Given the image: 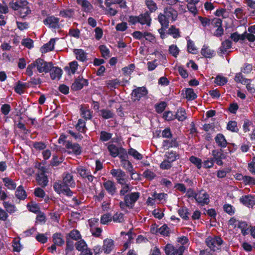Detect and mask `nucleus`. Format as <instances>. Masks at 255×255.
<instances>
[{"mask_svg": "<svg viewBox=\"0 0 255 255\" xmlns=\"http://www.w3.org/2000/svg\"><path fill=\"white\" fill-rule=\"evenodd\" d=\"M52 67L51 62H47L44 59L39 58L27 66L25 73L28 76H32L33 74L32 70L34 68H36L37 71L40 73H47L50 72Z\"/></svg>", "mask_w": 255, "mask_h": 255, "instance_id": "nucleus-1", "label": "nucleus"}, {"mask_svg": "<svg viewBox=\"0 0 255 255\" xmlns=\"http://www.w3.org/2000/svg\"><path fill=\"white\" fill-rule=\"evenodd\" d=\"M178 15V13L171 6H168L164 8V13H160L158 15V20L162 25L165 28H167L169 26V21L176 20Z\"/></svg>", "mask_w": 255, "mask_h": 255, "instance_id": "nucleus-2", "label": "nucleus"}, {"mask_svg": "<svg viewBox=\"0 0 255 255\" xmlns=\"http://www.w3.org/2000/svg\"><path fill=\"white\" fill-rule=\"evenodd\" d=\"M53 188L58 194L62 193L69 197L72 196L73 195V192L70 189L69 187L64 184L62 180H58L55 182L53 184Z\"/></svg>", "mask_w": 255, "mask_h": 255, "instance_id": "nucleus-3", "label": "nucleus"}, {"mask_svg": "<svg viewBox=\"0 0 255 255\" xmlns=\"http://www.w3.org/2000/svg\"><path fill=\"white\" fill-rule=\"evenodd\" d=\"M223 243V241L222 239L218 236L214 238L209 237L206 240L207 246L213 251L220 250Z\"/></svg>", "mask_w": 255, "mask_h": 255, "instance_id": "nucleus-4", "label": "nucleus"}, {"mask_svg": "<svg viewBox=\"0 0 255 255\" xmlns=\"http://www.w3.org/2000/svg\"><path fill=\"white\" fill-rule=\"evenodd\" d=\"M111 174L116 177L117 182L120 184H124L127 181V175L124 171L121 169H113L111 170Z\"/></svg>", "mask_w": 255, "mask_h": 255, "instance_id": "nucleus-5", "label": "nucleus"}, {"mask_svg": "<svg viewBox=\"0 0 255 255\" xmlns=\"http://www.w3.org/2000/svg\"><path fill=\"white\" fill-rule=\"evenodd\" d=\"M139 197V193L133 192L126 195L124 197L125 201L127 204V207L132 208L134 203Z\"/></svg>", "mask_w": 255, "mask_h": 255, "instance_id": "nucleus-6", "label": "nucleus"}, {"mask_svg": "<svg viewBox=\"0 0 255 255\" xmlns=\"http://www.w3.org/2000/svg\"><path fill=\"white\" fill-rule=\"evenodd\" d=\"M185 248L183 246L177 249L170 244H167L164 247V251L166 255H177L178 254H182Z\"/></svg>", "mask_w": 255, "mask_h": 255, "instance_id": "nucleus-7", "label": "nucleus"}, {"mask_svg": "<svg viewBox=\"0 0 255 255\" xmlns=\"http://www.w3.org/2000/svg\"><path fill=\"white\" fill-rule=\"evenodd\" d=\"M88 85V81L83 77L79 76L76 78L71 86V89L73 91L81 90L84 86Z\"/></svg>", "mask_w": 255, "mask_h": 255, "instance_id": "nucleus-8", "label": "nucleus"}, {"mask_svg": "<svg viewBox=\"0 0 255 255\" xmlns=\"http://www.w3.org/2000/svg\"><path fill=\"white\" fill-rule=\"evenodd\" d=\"M65 146L69 150V153H73L76 155H79L81 153V148L78 143H73L70 141H67L65 142Z\"/></svg>", "mask_w": 255, "mask_h": 255, "instance_id": "nucleus-9", "label": "nucleus"}, {"mask_svg": "<svg viewBox=\"0 0 255 255\" xmlns=\"http://www.w3.org/2000/svg\"><path fill=\"white\" fill-rule=\"evenodd\" d=\"M147 94V90L144 87H138L133 90L131 95L133 99L135 100H139L141 97L145 96Z\"/></svg>", "mask_w": 255, "mask_h": 255, "instance_id": "nucleus-10", "label": "nucleus"}, {"mask_svg": "<svg viewBox=\"0 0 255 255\" xmlns=\"http://www.w3.org/2000/svg\"><path fill=\"white\" fill-rule=\"evenodd\" d=\"M59 19L58 18L54 16H50L47 17L43 20V23L45 25H48L50 28H56L59 27Z\"/></svg>", "mask_w": 255, "mask_h": 255, "instance_id": "nucleus-11", "label": "nucleus"}, {"mask_svg": "<svg viewBox=\"0 0 255 255\" xmlns=\"http://www.w3.org/2000/svg\"><path fill=\"white\" fill-rule=\"evenodd\" d=\"M196 201L203 205L207 204L209 202L208 194L203 191H200L197 194L195 199Z\"/></svg>", "mask_w": 255, "mask_h": 255, "instance_id": "nucleus-12", "label": "nucleus"}, {"mask_svg": "<svg viewBox=\"0 0 255 255\" xmlns=\"http://www.w3.org/2000/svg\"><path fill=\"white\" fill-rule=\"evenodd\" d=\"M103 186L106 191L111 195H114L116 192L117 188L114 182L108 180L103 183Z\"/></svg>", "mask_w": 255, "mask_h": 255, "instance_id": "nucleus-13", "label": "nucleus"}, {"mask_svg": "<svg viewBox=\"0 0 255 255\" xmlns=\"http://www.w3.org/2000/svg\"><path fill=\"white\" fill-rule=\"evenodd\" d=\"M240 201L243 205L249 207H252L255 205V198L251 195L242 196Z\"/></svg>", "mask_w": 255, "mask_h": 255, "instance_id": "nucleus-14", "label": "nucleus"}, {"mask_svg": "<svg viewBox=\"0 0 255 255\" xmlns=\"http://www.w3.org/2000/svg\"><path fill=\"white\" fill-rule=\"evenodd\" d=\"M114 241L111 239H106L103 241L102 250L106 254H109L114 248Z\"/></svg>", "mask_w": 255, "mask_h": 255, "instance_id": "nucleus-15", "label": "nucleus"}, {"mask_svg": "<svg viewBox=\"0 0 255 255\" xmlns=\"http://www.w3.org/2000/svg\"><path fill=\"white\" fill-rule=\"evenodd\" d=\"M108 149L110 153V155L114 157L119 155L120 152H125L123 148L118 147L113 144H109L108 146Z\"/></svg>", "mask_w": 255, "mask_h": 255, "instance_id": "nucleus-16", "label": "nucleus"}, {"mask_svg": "<svg viewBox=\"0 0 255 255\" xmlns=\"http://www.w3.org/2000/svg\"><path fill=\"white\" fill-rule=\"evenodd\" d=\"M62 181L64 184L67 185L69 187H74L75 186L73 176L69 173H65L63 174Z\"/></svg>", "mask_w": 255, "mask_h": 255, "instance_id": "nucleus-17", "label": "nucleus"}, {"mask_svg": "<svg viewBox=\"0 0 255 255\" xmlns=\"http://www.w3.org/2000/svg\"><path fill=\"white\" fill-rule=\"evenodd\" d=\"M77 3L80 5L83 11L88 12L92 10L93 6L87 0H76Z\"/></svg>", "mask_w": 255, "mask_h": 255, "instance_id": "nucleus-18", "label": "nucleus"}, {"mask_svg": "<svg viewBox=\"0 0 255 255\" xmlns=\"http://www.w3.org/2000/svg\"><path fill=\"white\" fill-rule=\"evenodd\" d=\"M44 167H42L41 173L40 174H38L36 177V180H37L38 184L42 187H45L47 185V183H48L47 177L44 174Z\"/></svg>", "mask_w": 255, "mask_h": 255, "instance_id": "nucleus-19", "label": "nucleus"}, {"mask_svg": "<svg viewBox=\"0 0 255 255\" xmlns=\"http://www.w3.org/2000/svg\"><path fill=\"white\" fill-rule=\"evenodd\" d=\"M201 54L205 58H211L215 54V52L209 48L207 45H203L201 50Z\"/></svg>", "mask_w": 255, "mask_h": 255, "instance_id": "nucleus-20", "label": "nucleus"}, {"mask_svg": "<svg viewBox=\"0 0 255 255\" xmlns=\"http://www.w3.org/2000/svg\"><path fill=\"white\" fill-rule=\"evenodd\" d=\"M28 2L25 0H20L14 2H12L9 3V6L14 10H19L21 6L27 5Z\"/></svg>", "mask_w": 255, "mask_h": 255, "instance_id": "nucleus-21", "label": "nucleus"}, {"mask_svg": "<svg viewBox=\"0 0 255 255\" xmlns=\"http://www.w3.org/2000/svg\"><path fill=\"white\" fill-rule=\"evenodd\" d=\"M139 23L141 24H146L149 26L150 24L151 18L148 12H145L144 14H141L138 16Z\"/></svg>", "mask_w": 255, "mask_h": 255, "instance_id": "nucleus-22", "label": "nucleus"}, {"mask_svg": "<svg viewBox=\"0 0 255 255\" xmlns=\"http://www.w3.org/2000/svg\"><path fill=\"white\" fill-rule=\"evenodd\" d=\"M212 154L214 156V158L216 162V163L219 165H221L223 164V161L222 160L223 157L222 156H223V154L222 153V150H213L212 151Z\"/></svg>", "mask_w": 255, "mask_h": 255, "instance_id": "nucleus-23", "label": "nucleus"}, {"mask_svg": "<svg viewBox=\"0 0 255 255\" xmlns=\"http://www.w3.org/2000/svg\"><path fill=\"white\" fill-rule=\"evenodd\" d=\"M162 146L163 147H166L167 148L173 147H176L178 146V142L177 141L176 138H173L170 140H164L162 142Z\"/></svg>", "mask_w": 255, "mask_h": 255, "instance_id": "nucleus-24", "label": "nucleus"}, {"mask_svg": "<svg viewBox=\"0 0 255 255\" xmlns=\"http://www.w3.org/2000/svg\"><path fill=\"white\" fill-rule=\"evenodd\" d=\"M215 139L216 143L221 147H225L227 145V140L222 134H218L215 137Z\"/></svg>", "mask_w": 255, "mask_h": 255, "instance_id": "nucleus-25", "label": "nucleus"}, {"mask_svg": "<svg viewBox=\"0 0 255 255\" xmlns=\"http://www.w3.org/2000/svg\"><path fill=\"white\" fill-rule=\"evenodd\" d=\"M74 52L76 55V59L81 61H85L87 59V53L82 49H74Z\"/></svg>", "mask_w": 255, "mask_h": 255, "instance_id": "nucleus-26", "label": "nucleus"}, {"mask_svg": "<svg viewBox=\"0 0 255 255\" xmlns=\"http://www.w3.org/2000/svg\"><path fill=\"white\" fill-rule=\"evenodd\" d=\"M232 47V41L229 39H226L224 40L221 44L220 47V53L224 54L227 51V50L231 48Z\"/></svg>", "mask_w": 255, "mask_h": 255, "instance_id": "nucleus-27", "label": "nucleus"}, {"mask_svg": "<svg viewBox=\"0 0 255 255\" xmlns=\"http://www.w3.org/2000/svg\"><path fill=\"white\" fill-rule=\"evenodd\" d=\"M50 71H51V78L53 80L55 79L56 78H60L62 75V70L60 68L53 66Z\"/></svg>", "mask_w": 255, "mask_h": 255, "instance_id": "nucleus-28", "label": "nucleus"}, {"mask_svg": "<svg viewBox=\"0 0 255 255\" xmlns=\"http://www.w3.org/2000/svg\"><path fill=\"white\" fill-rule=\"evenodd\" d=\"M15 195L19 200H24L26 198V194L25 191L21 185L17 187Z\"/></svg>", "mask_w": 255, "mask_h": 255, "instance_id": "nucleus-29", "label": "nucleus"}, {"mask_svg": "<svg viewBox=\"0 0 255 255\" xmlns=\"http://www.w3.org/2000/svg\"><path fill=\"white\" fill-rule=\"evenodd\" d=\"M121 165L123 168L131 173V178L133 179V175L134 173L133 172V169L131 162L128 160H124L123 162L121 163Z\"/></svg>", "mask_w": 255, "mask_h": 255, "instance_id": "nucleus-30", "label": "nucleus"}, {"mask_svg": "<svg viewBox=\"0 0 255 255\" xmlns=\"http://www.w3.org/2000/svg\"><path fill=\"white\" fill-rule=\"evenodd\" d=\"M3 182L4 185L9 189L14 190L16 188V183L11 179L8 178H3Z\"/></svg>", "mask_w": 255, "mask_h": 255, "instance_id": "nucleus-31", "label": "nucleus"}, {"mask_svg": "<svg viewBox=\"0 0 255 255\" xmlns=\"http://www.w3.org/2000/svg\"><path fill=\"white\" fill-rule=\"evenodd\" d=\"M100 115L104 119H109L113 118L114 116V113L109 110L102 109L100 110Z\"/></svg>", "mask_w": 255, "mask_h": 255, "instance_id": "nucleus-32", "label": "nucleus"}, {"mask_svg": "<svg viewBox=\"0 0 255 255\" xmlns=\"http://www.w3.org/2000/svg\"><path fill=\"white\" fill-rule=\"evenodd\" d=\"M55 42V39L54 38L51 39L48 43H46L43 46V52L46 53L48 51H52L54 49Z\"/></svg>", "mask_w": 255, "mask_h": 255, "instance_id": "nucleus-33", "label": "nucleus"}, {"mask_svg": "<svg viewBox=\"0 0 255 255\" xmlns=\"http://www.w3.org/2000/svg\"><path fill=\"white\" fill-rule=\"evenodd\" d=\"M53 242L55 245L59 246H62L64 243L60 234H54L53 235Z\"/></svg>", "mask_w": 255, "mask_h": 255, "instance_id": "nucleus-34", "label": "nucleus"}, {"mask_svg": "<svg viewBox=\"0 0 255 255\" xmlns=\"http://www.w3.org/2000/svg\"><path fill=\"white\" fill-rule=\"evenodd\" d=\"M186 115L185 111L183 109H180L178 110L175 116L179 121H183L187 118Z\"/></svg>", "mask_w": 255, "mask_h": 255, "instance_id": "nucleus-35", "label": "nucleus"}, {"mask_svg": "<svg viewBox=\"0 0 255 255\" xmlns=\"http://www.w3.org/2000/svg\"><path fill=\"white\" fill-rule=\"evenodd\" d=\"M168 33L173 36L174 38L180 37V31L178 28H176L175 26L172 25L168 29Z\"/></svg>", "mask_w": 255, "mask_h": 255, "instance_id": "nucleus-36", "label": "nucleus"}, {"mask_svg": "<svg viewBox=\"0 0 255 255\" xmlns=\"http://www.w3.org/2000/svg\"><path fill=\"white\" fill-rule=\"evenodd\" d=\"M145 4L151 12H154L157 9L156 3L153 0H146Z\"/></svg>", "mask_w": 255, "mask_h": 255, "instance_id": "nucleus-37", "label": "nucleus"}, {"mask_svg": "<svg viewBox=\"0 0 255 255\" xmlns=\"http://www.w3.org/2000/svg\"><path fill=\"white\" fill-rule=\"evenodd\" d=\"M166 156L168 161L172 162L177 159H179V155L175 152L170 151L166 153Z\"/></svg>", "mask_w": 255, "mask_h": 255, "instance_id": "nucleus-38", "label": "nucleus"}, {"mask_svg": "<svg viewBox=\"0 0 255 255\" xmlns=\"http://www.w3.org/2000/svg\"><path fill=\"white\" fill-rule=\"evenodd\" d=\"M189 160L191 163L196 166L198 169H200L202 167V161L200 158L192 156Z\"/></svg>", "mask_w": 255, "mask_h": 255, "instance_id": "nucleus-39", "label": "nucleus"}, {"mask_svg": "<svg viewBox=\"0 0 255 255\" xmlns=\"http://www.w3.org/2000/svg\"><path fill=\"white\" fill-rule=\"evenodd\" d=\"M235 80L237 83H241L243 84H245L248 82L251 81L250 79H246L244 78L241 73H237L235 77Z\"/></svg>", "mask_w": 255, "mask_h": 255, "instance_id": "nucleus-40", "label": "nucleus"}, {"mask_svg": "<svg viewBox=\"0 0 255 255\" xmlns=\"http://www.w3.org/2000/svg\"><path fill=\"white\" fill-rule=\"evenodd\" d=\"M18 12L19 16L22 18H24L30 12V10L29 9L27 5L21 6L18 10Z\"/></svg>", "mask_w": 255, "mask_h": 255, "instance_id": "nucleus-41", "label": "nucleus"}, {"mask_svg": "<svg viewBox=\"0 0 255 255\" xmlns=\"http://www.w3.org/2000/svg\"><path fill=\"white\" fill-rule=\"evenodd\" d=\"M76 128L80 132H84L86 131V127L85 122L82 119L78 120V123L76 125Z\"/></svg>", "mask_w": 255, "mask_h": 255, "instance_id": "nucleus-42", "label": "nucleus"}, {"mask_svg": "<svg viewBox=\"0 0 255 255\" xmlns=\"http://www.w3.org/2000/svg\"><path fill=\"white\" fill-rule=\"evenodd\" d=\"M26 88V83H22L21 82L18 81L14 87V90L17 93L21 94L23 92L24 89Z\"/></svg>", "mask_w": 255, "mask_h": 255, "instance_id": "nucleus-43", "label": "nucleus"}, {"mask_svg": "<svg viewBox=\"0 0 255 255\" xmlns=\"http://www.w3.org/2000/svg\"><path fill=\"white\" fill-rule=\"evenodd\" d=\"M185 97L189 100H193L196 99L197 96L192 89L189 88L186 90Z\"/></svg>", "mask_w": 255, "mask_h": 255, "instance_id": "nucleus-44", "label": "nucleus"}, {"mask_svg": "<svg viewBox=\"0 0 255 255\" xmlns=\"http://www.w3.org/2000/svg\"><path fill=\"white\" fill-rule=\"evenodd\" d=\"M128 153L129 155L133 156L135 159L137 160H140L143 157L142 155L140 153L132 148L129 149Z\"/></svg>", "mask_w": 255, "mask_h": 255, "instance_id": "nucleus-45", "label": "nucleus"}, {"mask_svg": "<svg viewBox=\"0 0 255 255\" xmlns=\"http://www.w3.org/2000/svg\"><path fill=\"white\" fill-rule=\"evenodd\" d=\"M112 220V217L109 213L105 214L101 216V223L103 225L107 224Z\"/></svg>", "mask_w": 255, "mask_h": 255, "instance_id": "nucleus-46", "label": "nucleus"}, {"mask_svg": "<svg viewBox=\"0 0 255 255\" xmlns=\"http://www.w3.org/2000/svg\"><path fill=\"white\" fill-rule=\"evenodd\" d=\"M80 111L81 112V115L83 118L86 120L90 119L92 117V115L90 111L83 106H82L80 108Z\"/></svg>", "mask_w": 255, "mask_h": 255, "instance_id": "nucleus-47", "label": "nucleus"}, {"mask_svg": "<svg viewBox=\"0 0 255 255\" xmlns=\"http://www.w3.org/2000/svg\"><path fill=\"white\" fill-rule=\"evenodd\" d=\"M227 128L233 132H238V128L237 127V123L235 121H230L228 123Z\"/></svg>", "mask_w": 255, "mask_h": 255, "instance_id": "nucleus-48", "label": "nucleus"}, {"mask_svg": "<svg viewBox=\"0 0 255 255\" xmlns=\"http://www.w3.org/2000/svg\"><path fill=\"white\" fill-rule=\"evenodd\" d=\"M169 52L172 56L176 57L179 54V50L176 45L172 44L169 47Z\"/></svg>", "mask_w": 255, "mask_h": 255, "instance_id": "nucleus-49", "label": "nucleus"}, {"mask_svg": "<svg viewBox=\"0 0 255 255\" xmlns=\"http://www.w3.org/2000/svg\"><path fill=\"white\" fill-rule=\"evenodd\" d=\"M63 161V158L62 156L58 157L56 155H53L52 159L51 161V164L52 166H57L60 163H62Z\"/></svg>", "mask_w": 255, "mask_h": 255, "instance_id": "nucleus-50", "label": "nucleus"}, {"mask_svg": "<svg viewBox=\"0 0 255 255\" xmlns=\"http://www.w3.org/2000/svg\"><path fill=\"white\" fill-rule=\"evenodd\" d=\"M227 79L223 76L218 75L215 80V83L218 85H224L227 82Z\"/></svg>", "mask_w": 255, "mask_h": 255, "instance_id": "nucleus-51", "label": "nucleus"}, {"mask_svg": "<svg viewBox=\"0 0 255 255\" xmlns=\"http://www.w3.org/2000/svg\"><path fill=\"white\" fill-rule=\"evenodd\" d=\"M158 233L163 236H168L169 234V228L166 224H164L158 228Z\"/></svg>", "mask_w": 255, "mask_h": 255, "instance_id": "nucleus-52", "label": "nucleus"}, {"mask_svg": "<svg viewBox=\"0 0 255 255\" xmlns=\"http://www.w3.org/2000/svg\"><path fill=\"white\" fill-rule=\"evenodd\" d=\"M178 213L180 217L184 220H188L189 217L188 215H190V213L188 212L187 209L186 208H182L178 210Z\"/></svg>", "mask_w": 255, "mask_h": 255, "instance_id": "nucleus-53", "label": "nucleus"}, {"mask_svg": "<svg viewBox=\"0 0 255 255\" xmlns=\"http://www.w3.org/2000/svg\"><path fill=\"white\" fill-rule=\"evenodd\" d=\"M4 208L6 209V211L9 213H12L15 211L14 205L9 203L7 202H4L3 203Z\"/></svg>", "mask_w": 255, "mask_h": 255, "instance_id": "nucleus-54", "label": "nucleus"}, {"mask_svg": "<svg viewBox=\"0 0 255 255\" xmlns=\"http://www.w3.org/2000/svg\"><path fill=\"white\" fill-rule=\"evenodd\" d=\"M112 220L115 222L122 223L124 221L123 214L117 213L112 217Z\"/></svg>", "mask_w": 255, "mask_h": 255, "instance_id": "nucleus-55", "label": "nucleus"}, {"mask_svg": "<svg viewBox=\"0 0 255 255\" xmlns=\"http://www.w3.org/2000/svg\"><path fill=\"white\" fill-rule=\"evenodd\" d=\"M100 50L101 52L102 55L103 57L107 58L110 57L109 50L106 47V46L102 45L100 47Z\"/></svg>", "mask_w": 255, "mask_h": 255, "instance_id": "nucleus-56", "label": "nucleus"}, {"mask_svg": "<svg viewBox=\"0 0 255 255\" xmlns=\"http://www.w3.org/2000/svg\"><path fill=\"white\" fill-rule=\"evenodd\" d=\"M112 134L105 131H102L100 133V139L103 141H106L111 138Z\"/></svg>", "mask_w": 255, "mask_h": 255, "instance_id": "nucleus-57", "label": "nucleus"}, {"mask_svg": "<svg viewBox=\"0 0 255 255\" xmlns=\"http://www.w3.org/2000/svg\"><path fill=\"white\" fill-rule=\"evenodd\" d=\"M187 48L189 52L193 54L196 53L197 49L194 46V42L191 40L187 41Z\"/></svg>", "mask_w": 255, "mask_h": 255, "instance_id": "nucleus-58", "label": "nucleus"}, {"mask_svg": "<svg viewBox=\"0 0 255 255\" xmlns=\"http://www.w3.org/2000/svg\"><path fill=\"white\" fill-rule=\"evenodd\" d=\"M69 237L73 240H78L81 238V235L79 232L77 230H72L69 234Z\"/></svg>", "mask_w": 255, "mask_h": 255, "instance_id": "nucleus-59", "label": "nucleus"}, {"mask_svg": "<svg viewBox=\"0 0 255 255\" xmlns=\"http://www.w3.org/2000/svg\"><path fill=\"white\" fill-rule=\"evenodd\" d=\"M76 248L79 251H82L87 248L86 243L83 240L77 242L75 244Z\"/></svg>", "mask_w": 255, "mask_h": 255, "instance_id": "nucleus-60", "label": "nucleus"}, {"mask_svg": "<svg viewBox=\"0 0 255 255\" xmlns=\"http://www.w3.org/2000/svg\"><path fill=\"white\" fill-rule=\"evenodd\" d=\"M12 247L13 251L17 252H20L21 246L20 245L19 240L18 239H14L13 242Z\"/></svg>", "mask_w": 255, "mask_h": 255, "instance_id": "nucleus-61", "label": "nucleus"}, {"mask_svg": "<svg viewBox=\"0 0 255 255\" xmlns=\"http://www.w3.org/2000/svg\"><path fill=\"white\" fill-rule=\"evenodd\" d=\"M166 103L164 102H161L159 104L155 106L156 111L158 113H162L166 107Z\"/></svg>", "mask_w": 255, "mask_h": 255, "instance_id": "nucleus-62", "label": "nucleus"}, {"mask_svg": "<svg viewBox=\"0 0 255 255\" xmlns=\"http://www.w3.org/2000/svg\"><path fill=\"white\" fill-rule=\"evenodd\" d=\"M74 11L72 9H69L60 11V14L65 17H71L73 15Z\"/></svg>", "mask_w": 255, "mask_h": 255, "instance_id": "nucleus-63", "label": "nucleus"}, {"mask_svg": "<svg viewBox=\"0 0 255 255\" xmlns=\"http://www.w3.org/2000/svg\"><path fill=\"white\" fill-rule=\"evenodd\" d=\"M163 118L167 121H172L175 118V115L170 111L165 112L163 114Z\"/></svg>", "mask_w": 255, "mask_h": 255, "instance_id": "nucleus-64", "label": "nucleus"}]
</instances>
